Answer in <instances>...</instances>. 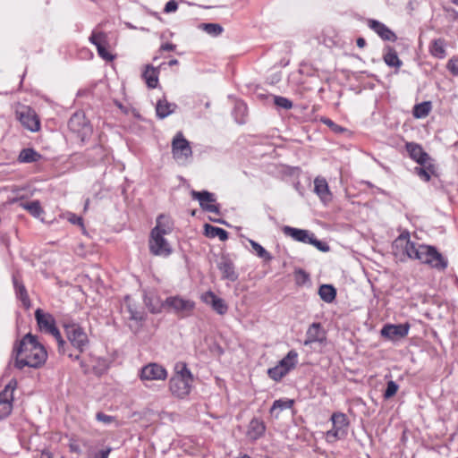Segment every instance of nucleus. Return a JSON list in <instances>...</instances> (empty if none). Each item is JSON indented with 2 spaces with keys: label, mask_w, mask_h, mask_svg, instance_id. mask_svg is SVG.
<instances>
[{
  "label": "nucleus",
  "mask_w": 458,
  "mask_h": 458,
  "mask_svg": "<svg viewBox=\"0 0 458 458\" xmlns=\"http://www.w3.org/2000/svg\"><path fill=\"white\" fill-rule=\"evenodd\" d=\"M13 351L16 352L14 366L19 369H22L26 366L39 368L45 364L47 359L45 347L31 334H27Z\"/></svg>",
  "instance_id": "obj_1"
},
{
  "label": "nucleus",
  "mask_w": 458,
  "mask_h": 458,
  "mask_svg": "<svg viewBox=\"0 0 458 458\" xmlns=\"http://www.w3.org/2000/svg\"><path fill=\"white\" fill-rule=\"evenodd\" d=\"M176 367V373L169 380V389L172 394L177 398H184L187 396L191 389L192 374L183 363L182 369Z\"/></svg>",
  "instance_id": "obj_2"
},
{
  "label": "nucleus",
  "mask_w": 458,
  "mask_h": 458,
  "mask_svg": "<svg viewBox=\"0 0 458 458\" xmlns=\"http://www.w3.org/2000/svg\"><path fill=\"white\" fill-rule=\"evenodd\" d=\"M35 318L40 331L49 334L55 337L58 344V352L65 354L67 346L65 341L63 339L59 329L55 326V320L53 315L44 312L41 309L35 311Z\"/></svg>",
  "instance_id": "obj_3"
},
{
  "label": "nucleus",
  "mask_w": 458,
  "mask_h": 458,
  "mask_svg": "<svg viewBox=\"0 0 458 458\" xmlns=\"http://www.w3.org/2000/svg\"><path fill=\"white\" fill-rule=\"evenodd\" d=\"M332 428L327 431L326 440L328 443H335L337 440L345 438L348 434L349 420L343 412H334L331 416Z\"/></svg>",
  "instance_id": "obj_4"
},
{
  "label": "nucleus",
  "mask_w": 458,
  "mask_h": 458,
  "mask_svg": "<svg viewBox=\"0 0 458 458\" xmlns=\"http://www.w3.org/2000/svg\"><path fill=\"white\" fill-rule=\"evenodd\" d=\"M64 327L71 344L80 352H83L89 344L84 329L75 322L64 323Z\"/></svg>",
  "instance_id": "obj_5"
},
{
  "label": "nucleus",
  "mask_w": 458,
  "mask_h": 458,
  "mask_svg": "<svg viewBox=\"0 0 458 458\" xmlns=\"http://www.w3.org/2000/svg\"><path fill=\"white\" fill-rule=\"evenodd\" d=\"M163 305L164 309L173 311L180 318L191 316L195 309V302L193 301L184 299L180 295L167 297Z\"/></svg>",
  "instance_id": "obj_6"
},
{
  "label": "nucleus",
  "mask_w": 458,
  "mask_h": 458,
  "mask_svg": "<svg viewBox=\"0 0 458 458\" xmlns=\"http://www.w3.org/2000/svg\"><path fill=\"white\" fill-rule=\"evenodd\" d=\"M68 127L82 142L92 133V127L83 112H75L68 121Z\"/></svg>",
  "instance_id": "obj_7"
},
{
  "label": "nucleus",
  "mask_w": 458,
  "mask_h": 458,
  "mask_svg": "<svg viewBox=\"0 0 458 458\" xmlns=\"http://www.w3.org/2000/svg\"><path fill=\"white\" fill-rule=\"evenodd\" d=\"M149 252L154 256L168 258L173 248L165 236L161 235L157 228H153L148 240Z\"/></svg>",
  "instance_id": "obj_8"
},
{
  "label": "nucleus",
  "mask_w": 458,
  "mask_h": 458,
  "mask_svg": "<svg viewBox=\"0 0 458 458\" xmlns=\"http://www.w3.org/2000/svg\"><path fill=\"white\" fill-rule=\"evenodd\" d=\"M421 250L420 260L421 263L428 264L438 270H445L447 267V259L435 247L422 244Z\"/></svg>",
  "instance_id": "obj_9"
},
{
  "label": "nucleus",
  "mask_w": 458,
  "mask_h": 458,
  "mask_svg": "<svg viewBox=\"0 0 458 458\" xmlns=\"http://www.w3.org/2000/svg\"><path fill=\"white\" fill-rule=\"evenodd\" d=\"M17 387V380L13 378L0 392V420L8 417L13 411V393Z\"/></svg>",
  "instance_id": "obj_10"
},
{
  "label": "nucleus",
  "mask_w": 458,
  "mask_h": 458,
  "mask_svg": "<svg viewBox=\"0 0 458 458\" xmlns=\"http://www.w3.org/2000/svg\"><path fill=\"white\" fill-rule=\"evenodd\" d=\"M173 157L181 163L186 162L192 155L190 142L181 131L177 132L172 141Z\"/></svg>",
  "instance_id": "obj_11"
},
{
  "label": "nucleus",
  "mask_w": 458,
  "mask_h": 458,
  "mask_svg": "<svg viewBox=\"0 0 458 458\" xmlns=\"http://www.w3.org/2000/svg\"><path fill=\"white\" fill-rule=\"evenodd\" d=\"M168 372L166 369L156 362H150L143 366L139 372V377L141 381H165L167 378Z\"/></svg>",
  "instance_id": "obj_12"
},
{
  "label": "nucleus",
  "mask_w": 458,
  "mask_h": 458,
  "mask_svg": "<svg viewBox=\"0 0 458 458\" xmlns=\"http://www.w3.org/2000/svg\"><path fill=\"white\" fill-rule=\"evenodd\" d=\"M16 117L24 128L30 131H38L40 129V121L36 112L30 106H21L16 111Z\"/></svg>",
  "instance_id": "obj_13"
},
{
  "label": "nucleus",
  "mask_w": 458,
  "mask_h": 458,
  "mask_svg": "<svg viewBox=\"0 0 458 458\" xmlns=\"http://www.w3.org/2000/svg\"><path fill=\"white\" fill-rule=\"evenodd\" d=\"M191 198L199 203L202 210L219 214V205L216 204L215 195L208 191H197L192 190L191 191Z\"/></svg>",
  "instance_id": "obj_14"
},
{
  "label": "nucleus",
  "mask_w": 458,
  "mask_h": 458,
  "mask_svg": "<svg viewBox=\"0 0 458 458\" xmlns=\"http://www.w3.org/2000/svg\"><path fill=\"white\" fill-rule=\"evenodd\" d=\"M89 40L91 44L96 46L98 55L106 61H113L114 56L106 50L107 37L105 32L92 31Z\"/></svg>",
  "instance_id": "obj_15"
},
{
  "label": "nucleus",
  "mask_w": 458,
  "mask_h": 458,
  "mask_svg": "<svg viewBox=\"0 0 458 458\" xmlns=\"http://www.w3.org/2000/svg\"><path fill=\"white\" fill-rule=\"evenodd\" d=\"M201 301L208 305H210L212 309L219 315H225L228 311V305L225 301L216 296L212 291H208L201 295Z\"/></svg>",
  "instance_id": "obj_16"
},
{
  "label": "nucleus",
  "mask_w": 458,
  "mask_h": 458,
  "mask_svg": "<svg viewBox=\"0 0 458 458\" xmlns=\"http://www.w3.org/2000/svg\"><path fill=\"white\" fill-rule=\"evenodd\" d=\"M327 340L326 331L320 323H312L307 332L304 345H310L313 343L323 344Z\"/></svg>",
  "instance_id": "obj_17"
},
{
  "label": "nucleus",
  "mask_w": 458,
  "mask_h": 458,
  "mask_svg": "<svg viewBox=\"0 0 458 458\" xmlns=\"http://www.w3.org/2000/svg\"><path fill=\"white\" fill-rule=\"evenodd\" d=\"M409 324L385 325L381 329V335L389 339L404 337L408 335Z\"/></svg>",
  "instance_id": "obj_18"
},
{
  "label": "nucleus",
  "mask_w": 458,
  "mask_h": 458,
  "mask_svg": "<svg viewBox=\"0 0 458 458\" xmlns=\"http://www.w3.org/2000/svg\"><path fill=\"white\" fill-rule=\"evenodd\" d=\"M405 148L411 159L420 165H425L430 159L429 155L425 152L420 144L414 142H407Z\"/></svg>",
  "instance_id": "obj_19"
},
{
  "label": "nucleus",
  "mask_w": 458,
  "mask_h": 458,
  "mask_svg": "<svg viewBox=\"0 0 458 458\" xmlns=\"http://www.w3.org/2000/svg\"><path fill=\"white\" fill-rule=\"evenodd\" d=\"M217 267L222 273L223 279H226L230 282H235L238 279L239 275L235 271L233 262L230 259L223 257L217 264Z\"/></svg>",
  "instance_id": "obj_20"
},
{
  "label": "nucleus",
  "mask_w": 458,
  "mask_h": 458,
  "mask_svg": "<svg viewBox=\"0 0 458 458\" xmlns=\"http://www.w3.org/2000/svg\"><path fill=\"white\" fill-rule=\"evenodd\" d=\"M368 25L383 40L394 42L397 39L396 35L388 27L377 20H369Z\"/></svg>",
  "instance_id": "obj_21"
},
{
  "label": "nucleus",
  "mask_w": 458,
  "mask_h": 458,
  "mask_svg": "<svg viewBox=\"0 0 458 458\" xmlns=\"http://www.w3.org/2000/svg\"><path fill=\"white\" fill-rule=\"evenodd\" d=\"M314 192L318 195L323 203H327L332 199V194L329 191L328 183L325 178L317 177L314 180Z\"/></svg>",
  "instance_id": "obj_22"
},
{
  "label": "nucleus",
  "mask_w": 458,
  "mask_h": 458,
  "mask_svg": "<svg viewBox=\"0 0 458 458\" xmlns=\"http://www.w3.org/2000/svg\"><path fill=\"white\" fill-rule=\"evenodd\" d=\"M265 431L266 426L264 421L258 418H253L249 423L247 437L250 440L256 441L265 434Z\"/></svg>",
  "instance_id": "obj_23"
},
{
  "label": "nucleus",
  "mask_w": 458,
  "mask_h": 458,
  "mask_svg": "<svg viewBox=\"0 0 458 458\" xmlns=\"http://www.w3.org/2000/svg\"><path fill=\"white\" fill-rule=\"evenodd\" d=\"M284 233L293 240L303 243H310V238L313 234V233H310L308 230L293 228L291 226H284Z\"/></svg>",
  "instance_id": "obj_24"
},
{
  "label": "nucleus",
  "mask_w": 458,
  "mask_h": 458,
  "mask_svg": "<svg viewBox=\"0 0 458 458\" xmlns=\"http://www.w3.org/2000/svg\"><path fill=\"white\" fill-rule=\"evenodd\" d=\"M13 283L17 298H19L22 301L24 306L29 307L30 298L23 283L20 278L19 274L13 275Z\"/></svg>",
  "instance_id": "obj_25"
},
{
  "label": "nucleus",
  "mask_w": 458,
  "mask_h": 458,
  "mask_svg": "<svg viewBox=\"0 0 458 458\" xmlns=\"http://www.w3.org/2000/svg\"><path fill=\"white\" fill-rule=\"evenodd\" d=\"M158 68H155L150 64L146 65L142 77L149 89H156L158 85Z\"/></svg>",
  "instance_id": "obj_26"
},
{
  "label": "nucleus",
  "mask_w": 458,
  "mask_h": 458,
  "mask_svg": "<svg viewBox=\"0 0 458 458\" xmlns=\"http://www.w3.org/2000/svg\"><path fill=\"white\" fill-rule=\"evenodd\" d=\"M176 107V104L170 103L165 98L159 99L156 106L157 116L159 119H164L173 114Z\"/></svg>",
  "instance_id": "obj_27"
},
{
  "label": "nucleus",
  "mask_w": 458,
  "mask_h": 458,
  "mask_svg": "<svg viewBox=\"0 0 458 458\" xmlns=\"http://www.w3.org/2000/svg\"><path fill=\"white\" fill-rule=\"evenodd\" d=\"M383 60L385 64L389 67H394L399 69L403 65L402 60L398 57L397 52L395 49L390 46H387L385 48V53L383 55Z\"/></svg>",
  "instance_id": "obj_28"
},
{
  "label": "nucleus",
  "mask_w": 458,
  "mask_h": 458,
  "mask_svg": "<svg viewBox=\"0 0 458 458\" xmlns=\"http://www.w3.org/2000/svg\"><path fill=\"white\" fill-rule=\"evenodd\" d=\"M144 302L151 313H159L164 308V301L154 293H148L144 296Z\"/></svg>",
  "instance_id": "obj_29"
},
{
  "label": "nucleus",
  "mask_w": 458,
  "mask_h": 458,
  "mask_svg": "<svg viewBox=\"0 0 458 458\" xmlns=\"http://www.w3.org/2000/svg\"><path fill=\"white\" fill-rule=\"evenodd\" d=\"M298 362V353L295 350H291L288 353L277 363L283 369H284L287 373L293 369Z\"/></svg>",
  "instance_id": "obj_30"
},
{
  "label": "nucleus",
  "mask_w": 458,
  "mask_h": 458,
  "mask_svg": "<svg viewBox=\"0 0 458 458\" xmlns=\"http://www.w3.org/2000/svg\"><path fill=\"white\" fill-rule=\"evenodd\" d=\"M430 54L438 59H444L446 55L445 40L444 38L434 39L429 46Z\"/></svg>",
  "instance_id": "obj_31"
},
{
  "label": "nucleus",
  "mask_w": 458,
  "mask_h": 458,
  "mask_svg": "<svg viewBox=\"0 0 458 458\" xmlns=\"http://www.w3.org/2000/svg\"><path fill=\"white\" fill-rule=\"evenodd\" d=\"M294 402L292 399H278L273 403V405L270 408V414L278 418L279 413L287 409H291L293 405Z\"/></svg>",
  "instance_id": "obj_32"
},
{
  "label": "nucleus",
  "mask_w": 458,
  "mask_h": 458,
  "mask_svg": "<svg viewBox=\"0 0 458 458\" xmlns=\"http://www.w3.org/2000/svg\"><path fill=\"white\" fill-rule=\"evenodd\" d=\"M205 235L208 238H219L220 241L225 242L228 239V233L220 227H216L208 224L204 225Z\"/></svg>",
  "instance_id": "obj_33"
},
{
  "label": "nucleus",
  "mask_w": 458,
  "mask_h": 458,
  "mask_svg": "<svg viewBox=\"0 0 458 458\" xmlns=\"http://www.w3.org/2000/svg\"><path fill=\"white\" fill-rule=\"evenodd\" d=\"M318 295L325 302L331 303L336 297V290L332 284H322L318 289Z\"/></svg>",
  "instance_id": "obj_34"
},
{
  "label": "nucleus",
  "mask_w": 458,
  "mask_h": 458,
  "mask_svg": "<svg viewBox=\"0 0 458 458\" xmlns=\"http://www.w3.org/2000/svg\"><path fill=\"white\" fill-rule=\"evenodd\" d=\"M154 228H157L160 234L163 236L171 233L173 231L172 224L169 218L165 215H159L157 216L156 226Z\"/></svg>",
  "instance_id": "obj_35"
},
{
  "label": "nucleus",
  "mask_w": 458,
  "mask_h": 458,
  "mask_svg": "<svg viewBox=\"0 0 458 458\" xmlns=\"http://www.w3.org/2000/svg\"><path fill=\"white\" fill-rule=\"evenodd\" d=\"M432 109L430 101H424L414 106L412 114L415 118L421 119L428 115Z\"/></svg>",
  "instance_id": "obj_36"
},
{
  "label": "nucleus",
  "mask_w": 458,
  "mask_h": 458,
  "mask_svg": "<svg viewBox=\"0 0 458 458\" xmlns=\"http://www.w3.org/2000/svg\"><path fill=\"white\" fill-rule=\"evenodd\" d=\"M40 157L41 155L33 148H23L20 152L18 159L21 163H32L37 162Z\"/></svg>",
  "instance_id": "obj_37"
},
{
  "label": "nucleus",
  "mask_w": 458,
  "mask_h": 458,
  "mask_svg": "<svg viewBox=\"0 0 458 458\" xmlns=\"http://www.w3.org/2000/svg\"><path fill=\"white\" fill-rule=\"evenodd\" d=\"M404 252L410 259L420 260L422 253L421 245H416L408 239L404 247Z\"/></svg>",
  "instance_id": "obj_38"
},
{
  "label": "nucleus",
  "mask_w": 458,
  "mask_h": 458,
  "mask_svg": "<svg viewBox=\"0 0 458 458\" xmlns=\"http://www.w3.org/2000/svg\"><path fill=\"white\" fill-rule=\"evenodd\" d=\"M435 168L432 164L428 163L425 165L417 166L414 169L415 174L424 182H428L431 174H434Z\"/></svg>",
  "instance_id": "obj_39"
},
{
  "label": "nucleus",
  "mask_w": 458,
  "mask_h": 458,
  "mask_svg": "<svg viewBox=\"0 0 458 458\" xmlns=\"http://www.w3.org/2000/svg\"><path fill=\"white\" fill-rule=\"evenodd\" d=\"M21 207L36 218H38L44 212L38 200L21 203Z\"/></svg>",
  "instance_id": "obj_40"
},
{
  "label": "nucleus",
  "mask_w": 458,
  "mask_h": 458,
  "mask_svg": "<svg viewBox=\"0 0 458 458\" xmlns=\"http://www.w3.org/2000/svg\"><path fill=\"white\" fill-rule=\"evenodd\" d=\"M249 242H250V246L252 247L253 251L256 253V255L259 258L263 259L266 261H270L272 259L271 254L265 248H263L259 242H257L253 240H250V239L249 240Z\"/></svg>",
  "instance_id": "obj_41"
},
{
  "label": "nucleus",
  "mask_w": 458,
  "mask_h": 458,
  "mask_svg": "<svg viewBox=\"0 0 458 458\" xmlns=\"http://www.w3.org/2000/svg\"><path fill=\"white\" fill-rule=\"evenodd\" d=\"M287 374L285 369H283L278 364L267 369V376L276 382L280 381Z\"/></svg>",
  "instance_id": "obj_42"
},
{
  "label": "nucleus",
  "mask_w": 458,
  "mask_h": 458,
  "mask_svg": "<svg viewBox=\"0 0 458 458\" xmlns=\"http://www.w3.org/2000/svg\"><path fill=\"white\" fill-rule=\"evenodd\" d=\"M201 27L204 31L213 37H217L224 31L223 27L218 23H202Z\"/></svg>",
  "instance_id": "obj_43"
},
{
  "label": "nucleus",
  "mask_w": 458,
  "mask_h": 458,
  "mask_svg": "<svg viewBox=\"0 0 458 458\" xmlns=\"http://www.w3.org/2000/svg\"><path fill=\"white\" fill-rule=\"evenodd\" d=\"M274 104L284 110H289L293 107V102L289 98L281 96L274 97Z\"/></svg>",
  "instance_id": "obj_44"
},
{
  "label": "nucleus",
  "mask_w": 458,
  "mask_h": 458,
  "mask_svg": "<svg viewBox=\"0 0 458 458\" xmlns=\"http://www.w3.org/2000/svg\"><path fill=\"white\" fill-rule=\"evenodd\" d=\"M399 386L393 380H390L386 384V388L384 393L385 399H390L393 397L398 391Z\"/></svg>",
  "instance_id": "obj_45"
},
{
  "label": "nucleus",
  "mask_w": 458,
  "mask_h": 458,
  "mask_svg": "<svg viewBox=\"0 0 458 458\" xmlns=\"http://www.w3.org/2000/svg\"><path fill=\"white\" fill-rule=\"evenodd\" d=\"M320 121L324 124L327 125L332 130V131H334L335 133H342L346 131L345 128L336 124L335 123H334L331 119H329L327 117H322L320 119Z\"/></svg>",
  "instance_id": "obj_46"
},
{
  "label": "nucleus",
  "mask_w": 458,
  "mask_h": 458,
  "mask_svg": "<svg viewBox=\"0 0 458 458\" xmlns=\"http://www.w3.org/2000/svg\"><path fill=\"white\" fill-rule=\"evenodd\" d=\"M309 244L315 246L318 250L323 251V252H327L330 250L329 245L326 242H323L318 240L315 237L314 233L312 234Z\"/></svg>",
  "instance_id": "obj_47"
},
{
  "label": "nucleus",
  "mask_w": 458,
  "mask_h": 458,
  "mask_svg": "<svg viewBox=\"0 0 458 458\" xmlns=\"http://www.w3.org/2000/svg\"><path fill=\"white\" fill-rule=\"evenodd\" d=\"M128 312L130 314L129 318L131 320H141L142 319V313L139 310H137L136 308H134L130 302L126 305Z\"/></svg>",
  "instance_id": "obj_48"
},
{
  "label": "nucleus",
  "mask_w": 458,
  "mask_h": 458,
  "mask_svg": "<svg viewBox=\"0 0 458 458\" xmlns=\"http://www.w3.org/2000/svg\"><path fill=\"white\" fill-rule=\"evenodd\" d=\"M96 420L106 425L111 424L116 420L115 417L107 415L102 411H98L96 414Z\"/></svg>",
  "instance_id": "obj_49"
},
{
  "label": "nucleus",
  "mask_w": 458,
  "mask_h": 458,
  "mask_svg": "<svg viewBox=\"0 0 458 458\" xmlns=\"http://www.w3.org/2000/svg\"><path fill=\"white\" fill-rule=\"evenodd\" d=\"M446 68L453 75L458 76V58H451L446 64Z\"/></svg>",
  "instance_id": "obj_50"
},
{
  "label": "nucleus",
  "mask_w": 458,
  "mask_h": 458,
  "mask_svg": "<svg viewBox=\"0 0 458 458\" xmlns=\"http://www.w3.org/2000/svg\"><path fill=\"white\" fill-rule=\"evenodd\" d=\"M178 9V4L175 0L168 1L164 8V12L166 13L175 12Z\"/></svg>",
  "instance_id": "obj_51"
},
{
  "label": "nucleus",
  "mask_w": 458,
  "mask_h": 458,
  "mask_svg": "<svg viewBox=\"0 0 458 458\" xmlns=\"http://www.w3.org/2000/svg\"><path fill=\"white\" fill-rule=\"evenodd\" d=\"M69 449L72 453H75L78 454H80L81 453V449L80 445L76 442H73V441L70 442Z\"/></svg>",
  "instance_id": "obj_52"
},
{
  "label": "nucleus",
  "mask_w": 458,
  "mask_h": 458,
  "mask_svg": "<svg viewBox=\"0 0 458 458\" xmlns=\"http://www.w3.org/2000/svg\"><path fill=\"white\" fill-rule=\"evenodd\" d=\"M235 110L239 111L242 115H244L247 106L243 102H237L235 104Z\"/></svg>",
  "instance_id": "obj_53"
},
{
  "label": "nucleus",
  "mask_w": 458,
  "mask_h": 458,
  "mask_svg": "<svg viewBox=\"0 0 458 458\" xmlns=\"http://www.w3.org/2000/svg\"><path fill=\"white\" fill-rule=\"evenodd\" d=\"M110 452H111L110 447H107L106 449H103L98 454H96V458H108Z\"/></svg>",
  "instance_id": "obj_54"
},
{
  "label": "nucleus",
  "mask_w": 458,
  "mask_h": 458,
  "mask_svg": "<svg viewBox=\"0 0 458 458\" xmlns=\"http://www.w3.org/2000/svg\"><path fill=\"white\" fill-rule=\"evenodd\" d=\"M176 48V46L173 43H165L160 47V50L162 51H174Z\"/></svg>",
  "instance_id": "obj_55"
},
{
  "label": "nucleus",
  "mask_w": 458,
  "mask_h": 458,
  "mask_svg": "<svg viewBox=\"0 0 458 458\" xmlns=\"http://www.w3.org/2000/svg\"><path fill=\"white\" fill-rule=\"evenodd\" d=\"M69 221L74 225H82V218L75 215H72Z\"/></svg>",
  "instance_id": "obj_56"
},
{
  "label": "nucleus",
  "mask_w": 458,
  "mask_h": 458,
  "mask_svg": "<svg viewBox=\"0 0 458 458\" xmlns=\"http://www.w3.org/2000/svg\"><path fill=\"white\" fill-rule=\"evenodd\" d=\"M356 44L358 47L362 48L366 46V40L363 38H358Z\"/></svg>",
  "instance_id": "obj_57"
},
{
  "label": "nucleus",
  "mask_w": 458,
  "mask_h": 458,
  "mask_svg": "<svg viewBox=\"0 0 458 458\" xmlns=\"http://www.w3.org/2000/svg\"><path fill=\"white\" fill-rule=\"evenodd\" d=\"M298 274L301 276L302 283H305L309 280V275L305 271L300 269Z\"/></svg>",
  "instance_id": "obj_58"
},
{
  "label": "nucleus",
  "mask_w": 458,
  "mask_h": 458,
  "mask_svg": "<svg viewBox=\"0 0 458 458\" xmlns=\"http://www.w3.org/2000/svg\"><path fill=\"white\" fill-rule=\"evenodd\" d=\"M41 456L42 458H52V454L48 451H43Z\"/></svg>",
  "instance_id": "obj_59"
},
{
  "label": "nucleus",
  "mask_w": 458,
  "mask_h": 458,
  "mask_svg": "<svg viewBox=\"0 0 458 458\" xmlns=\"http://www.w3.org/2000/svg\"><path fill=\"white\" fill-rule=\"evenodd\" d=\"M178 64V60L177 59H171L169 62H168V65L169 66H173V65H176Z\"/></svg>",
  "instance_id": "obj_60"
},
{
  "label": "nucleus",
  "mask_w": 458,
  "mask_h": 458,
  "mask_svg": "<svg viewBox=\"0 0 458 458\" xmlns=\"http://www.w3.org/2000/svg\"><path fill=\"white\" fill-rule=\"evenodd\" d=\"M68 356L72 359H74V360H79L80 359V355L77 354L75 356H73L72 353H69Z\"/></svg>",
  "instance_id": "obj_61"
},
{
  "label": "nucleus",
  "mask_w": 458,
  "mask_h": 458,
  "mask_svg": "<svg viewBox=\"0 0 458 458\" xmlns=\"http://www.w3.org/2000/svg\"><path fill=\"white\" fill-rule=\"evenodd\" d=\"M237 458H250V457L247 454H242V455L238 456Z\"/></svg>",
  "instance_id": "obj_62"
},
{
  "label": "nucleus",
  "mask_w": 458,
  "mask_h": 458,
  "mask_svg": "<svg viewBox=\"0 0 458 458\" xmlns=\"http://www.w3.org/2000/svg\"><path fill=\"white\" fill-rule=\"evenodd\" d=\"M407 237L409 238V234H408V233H407ZM403 238H404V236H403V235H401L399 239H400V240H402V239H403ZM405 238H406V236H405Z\"/></svg>",
  "instance_id": "obj_63"
},
{
  "label": "nucleus",
  "mask_w": 458,
  "mask_h": 458,
  "mask_svg": "<svg viewBox=\"0 0 458 458\" xmlns=\"http://www.w3.org/2000/svg\"><path fill=\"white\" fill-rule=\"evenodd\" d=\"M81 366L82 368H84V363H83V361H81Z\"/></svg>",
  "instance_id": "obj_64"
}]
</instances>
